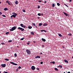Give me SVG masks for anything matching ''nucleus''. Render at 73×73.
<instances>
[{
	"label": "nucleus",
	"mask_w": 73,
	"mask_h": 73,
	"mask_svg": "<svg viewBox=\"0 0 73 73\" xmlns=\"http://www.w3.org/2000/svg\"><path fill=\"white\" fill-rule=\"evenodd\" d=\"M55 6V5H54V3H53L52 5V7H54Z\"/></svg>",
	"instance_id": "obj_21"
},
{
	"label": "nucleus",
	"mask_w": 73,
	"mask_h": 73,
	"mask_svg": "<svg viewBox=\"0 0 73 73\" xmlns=\"http://www.w3.org/2000/svg\"><path fill=\"white\" fill-rule=\"evenodd\" d=\"M24 38H21V40H24Z\"/></svg>",
	"instance_id": "obj_30"
},
{
	"label": "nucleus",
	"mask_w": 73,
	"mask_h": 73,
	"mask_svg": "<svg viewBox=\"0 0 73 73\" xmlns=\"http://www.w3.org/2000/svg\"><path fill=\"white\" fill-rule=\"evenodd\" d=\"M42 40L43 41H46V40L45 39L43 38H42Z\"/></svg>",
	"instance_id": "obj_9"
},
{
	"label": "nucleus",
	"mask_w": 73,
	"mask_h": 73,
	"mask_svg": "<svg viewBox=\"0 0 73 73\" xmlns=\"http://www.w3.org/2000/svg\"><path fill=\"white\" fill-rule=\"evenodd\" d=\"M37 18L38 19H40V17H38Z\"/></svg>",
	"instance_id": "obj_61"
},
{
	"label": "nucleus",
	"mask_w": 73,
	"mask_h": 73,
	"mask_svg": "<svg viewBox=\"0 0 73 73\" xmlns=\"http://www.w3.org/2000/svg\"><path fill=\"white\" fill-rule=\"evenodd\" d=\"M67 7H68V6L66 4H64Z\"/></svg>",
	"instance_id": "obj_34"
},
{
	"label": "nucleus",
	"mask_w": 73,
	"mask_h": 73,
	"mask_svg": "<svg viewBox=\"0 0 73 73\" xmlns=\"http://www.w3.org/2000/svg\"><path fill=\"white\" fill-rule=\"evenodd\" d=\"M13 14H14V15H16V14H17L16 13H15L14 12V13H13Z\"/></svg>",
	"instance_id": "obj_46"
},
{
	"label": "nucleus",
	"mask_w": 73,
	"mask_h": 73,
	"mask_svg": "<svg viewBox=\"0 0 73 73\" xmlns=\"http://www.w3.org/2000/svg\"><path fill=\"white\" fill-rule=\"evenodd\" d=\"M37 70H39V68H37Z\"/></svg>",
	"instance_id": "obj_49"
},
{
	"label": "nucleus",
	"mask_w": 73,
	"mask_h": 73,
	"mask_svg": "<svg viewBox=\"0 0 73 73\" xmlns=\"http://www.w3.org/2000/svg\"><path fill=\"white\" fill-rule=\"evenodd\" d=\"M60 67L61 68H62V66L61 65H60Z\"/></svg>",
	"instance_id": "obj_37"
},
{
	"label": "nucleus",
	"mask_w": 73,
	"mask_h": 73,
	"mask_svg": "<svg viewBox=\"0 0 73 73\" xmlns=\"http://www.w3.org/2000/svg\"><path fill=\"white\" fill-rule=\"evenodd\" d=\"M36 28H37V25L36 26Z\"/></svg>",
	"instance_id": "obj_58"
},
{
	"label": "nucleus",
	"mask_w": 73,
	"mask_h": 73,
	"mask_svg": "<svg viewBox=\"0 0 73 73\" xmlns=\"http://www.w3.org/2000/svg\"><path fill=\"white\" fill-rule=\"evenodd\" d=\"M38 16H41V14L38 13Z\"/></svg>",
	"instance_id": "obj_27"
},
{
	"label": "nucleus",
	"mask_w": 73,
	"mask_h": 73,
	"mask_svg": "<svg viewBox=\"0 0 73 73\" xmlns=\"http://www.w3.org/2000/svg\"><path fill=\"white\" fill-rule=\"evenodd\" d=\"M43 26H47L48 25V24L44 23L43 25Z\"/></svg>",
	"instance_id": "obj_10"
},
{
	"label": "nucleus",
	"mask_w": 73,
	"mask_h": 73,
	"mask_svg": "<svg viewBox=\"0 0 73 73\" xmlns=\"http://www.w3.org/2000/svg\"><path fill=\"white\" fill-rule=\"evenodd\" d=\"M8 8H5L4 9V10L5 11H8Z\"/></svg>",
	"instance_id": "obj_8"
},
{
	"label": "nucleus",
	"mask_w": 73,
	"mask_h": 73,
	"mask_svg": "<svg viewBox=\"0 0 73 73\" xmlns=\"http://www.w3.org/2000/svg\"><path fill=\"white\" fill-rule=\"evenodd\" d=\"M8 4L9 5H10V3H9V2L8 3Z\"/></svg>",
	"instance_id": "obj_55"
},
{
	"label": "nucleus",
	"mask_w": 73,
	"mask_h": 73,
	"mask_svg": "<svg viewBox=\"0 0 73 73\" xmlns=\"http://www.w3.org/2000/svg\"><path fill=\"white\" fill-rule=\"evenodd\" d=\"M55 70H56V71H58V69L56 68H55Z\"/></svg>",
	"instance_id": "obj_19"
},
{
	"label": "nucleus",
	"mask_w": 73,
	"mask_h": 73,
	"mask_svg": "<svg viewBox=\"0 0 73 73\" xmlns=\"http://www.w3.org/2000/svg\"><path fill=\"white\" fill-rule=\"evenodd\" d=\"M19 69H21V67L20 66H19L18 67Z\"/></svg>",
	"instance_id": "obj_36"
},
{
	"label": "nucleus",
	"mask_w": 73,
	"mask_h": 73,
	"mask_svg": "<svg viewBox=\"0 0 73 73\" xmlns=\"http://www.w3.org/2000/svg\"><path fill=\"white\" fill-rule=\"evenodd\" d=\"M64 73H65V72H64Z\"/></svg>",
	"instance_id": "obj_64"
},
{
	"label": "nucleus",
	"mask_w": 73,
	"mask_h": 73,
	"mask_svg": "<svg viewBox=\"0 0 73 73\" xmlns=\"http://www.w3.org/2000/svg\"><path fill=\"white\" fill-rule=\"evenodd\" d=\"M1 44H2V45H4V44H5V43L3 42H2L1 43Z\"/></svg>",
	"instance_id": "obj_31"
},
{
	"label": "nucleus",
	"mask_w": 73,
	"mask_h": 73,
	"mask_svg": "<svg viewBox=\"0 0 73 73\" xmlns=\"http://www.w3.org/2000/svg\"><path fill=\"white\" fill-rule=\"evenodd\" d=\"M52 64H55V62H52Z\"/></svg>",
	"instance_id": "obj_43"
},
{
	"label": "nucleus",
	"mask_w": 73,
	"mask_h": 73,
	"mask_svg": "<svg viewBox=\"0 0 73 73\" xmlns=\"http://www.w3.org/2000/svg\"><path fill=\"white\" fill-rule=\"evenodd\" d=\"M57 5L58 6H59V7H60V4L59 3H57Z\"/></svg>",
	"instance_id": "obj_15"
},
{
	"label": "nucleus",
	"mask_w": 73,
	"mask_h": 73,
	"mask_svg": "<svg viewBox=\"0 0 73 73\" xmlns=\"http://www.w3.org/2000/svg\"><path fill=\"white\" fill-rule=\"evenodd\" d=\"M5 60H6V61H9V59H5Z\"/></svg>",
	"instance_id": "obj_28"
},
{
	"label": "nucleus",
	"mask_w": 73,
	"mask_h": 73,
	"mask_svg": "<svg viewBox=\"0 0 73 73\" xmlns=\"http://www.w3.org/2000/svg\"><path fill=\"white\" fill-rule=\"evenodd\" d=\"M6 3H9V2L8 1H6Z\"/></svg>",
	"instance_id": "obj_47"
},
{
	"label": "nucleus",
	"mask_w": 73,
	"mask_h": 73,
	"mask_svg": "<svg viewBox=\"0 0 73 73\" xmlns=\"http://www.w3.org/2000/svg\"><path fill=\"white\" fill-rule=\"evenodd\" d=\"M5 73H8V72H5Z\"/></svg>",
	"instance_id": "obj_53"
},
{
	"label": "nucleus",
	"mask_w": 73,
	"mask_h": 73,
	"mask_svg": "<svg viewBox=\"0 0 73 73\" xmlns=\"http://www.w3.org/2000/svg\"><path fill=\"white\" fill-rule=\"evenodd\" d=\"M38 2H39V3H41L42 1H41V0L39 1Z\"/></svg>",
	"instance_id": "obj_41"
},
{
	"label": "nucleus",
	"mask_w": 73,
	"mask_h": 73,
	"mask_svg": "<svg viewBox=\"0 0 73 73\" xmlns=\"http://www.w3.org/2000/svg\"><path fill=\"white\" fill-rule=\"evenodd\" d=\"M31 35H34V33L33 32H32L31 33Z\"/></svg>",
	"instance_id": "obj_17"
},
{
	"label": "nucleus",
	"mask_w": 73,
	"mask_h": 73,
	"mask_svg": "<svg viewBox=\"0 0 73 73\" xmlns=\"http://www.w3.org/2000/svg\"><path fill=\"white\" fill-rule=\"evenodd\" d=\"M19 70V69H16V71L17 72Z\"/></svg>",
	"instance_id": "obj_48"
},
{
	"label": "nucleus",
	"mask_w": 73,
	"mask_h": 73,
	"mask_svg": "<svg viewBox=\"0 0 73 73\" xmlns=\"http://www.w3.org/2000/svg\"><path fill=\"white\" fill-rule=\"evenodd\" d=\"M40 58V56H37L35 57V58Z\"/></svg>",
	"instance_id": "obj_7"
},
{
	"label": "nucleus",
	"mask_w": 73,
	"mask_h": 73,
	"mask_svg": "<svg viewBox=\"0 0 73 73\" xmlns=\"http://www.w3.org/2000/svg\"><path fill=\"white\" fill-rule=\"evenodd\" d=\"M69 1H70V2H72V0H69Z\"/></svg>",
	"instance_id": "obj_52"
},
{
	"label": "nucleus",
	"mask_w": 73,
	"mask_h": 73,
	"mask_svg": "<svg viewBox=\"0 0 73 73\" xmlns=\"http://www.w3.org/2000/svg\"><path fill=\"white\" fill-rule=\"evenodd\" d=\"M40 64H43V62H41L40 63Z\"/></svg>",
	"instance_id": "obj_38"
},
{
	"label": "nucleus",
	"mask_w": 73,
	"mask_h": 73,
	"mask_svg": "<svg viewBox=\"0 0 73 73\" xmlns=\"http://www.w3.org/2000/svg\"><path fill=\"white\" fill-rule=\"evenodd\" d=\"M18 29L19 30H21V31H24V29H23L22 28L19 27L18 28Z\"/></svg>",
	"instance_id": "obj_3"
},
{
	"label": "nucleus",
	"mask_w": 73,
	"mask_h": 73,
	"mask_svg": "<svg viewBox=\"0 0 73 73\" xmlns=\"http://www.w3.org/2000/svg\"><path fill=\"white\" fill-rule=\"evenodd\" d=\"M26 52H27V53L28 54H31V51H30V50L27 49L26 50Z\"/></svg>",
	"instance_id": "obj_2"
},
{
	"label": "nucleus",
	"mask_w": 73,
	"mask_h": 73,
	"mask_svg": "<svg viewBox=\"0 0 73 73\" xmlns=\"http://www.w3.org/2000/svg\"><path fill=\"white\" fill-rule=\"evenodd\" d=\"M68 73H70V72H68Z\"/></svg>",
	"instance_id": "obj_57"
},
{
	"label": "nucleus",
	"mask_w": 73,
	"mask_h": 73,
	"mask_svg": "<svg viewBox=\"0 0 73 73\" xmlns=\"http://www.w3.org/2000/svg\"><path fill=\"white\" fill-rule=\"evenodd\" d=\"M43 31H44V32H46V31L45 30H43Z\"/></svg>",
	"instance_id": "obj_45"
},
{
	"label": "nucleus",
	"mask_w": 73,
	"mask_h": 73,
	"mask_svg": "<svg viewBox=\"0 0 73 73\" xmlns=\"http://www.w3.org/2000/svg\"><path fill=\"white\" fill-rule=\"evenodd\" d=\"M40 8V6H38V8L39 9Z\"/></svg>",
	"instance_id": "obj_44"
},
{
	"label": "nucleus",
	"mask_w": 73,
	"mask_h": 73,
	"mask_svg": "<svg viewBox=\"0 0 73 73\" xmlns=\"http://www.w3.org/2000/svg\"><path fill=\"white\" fill-rule=\"evenodd\" d=\"M14 56L15 57H17V54L16 53H15L14 54Z\"/></svg>",
	"instance_id": "obj_29"
},
{
	"label": "nucleus",
	"mask_w": 73,
	"mask_h": 73,
	"mask_svg": "<svg viewBox=\"0 0 73 73\" xmlns=\"http://www.w3.org/2000/svg\"><path fill=\"white\" fill-rule=\"evenodd\" d=\"M64 15H65L66 16H68V14L66 13H64Z\"/></svg>",
	"instance_id": "obj_12"
},
{
	"label": "nucleus",
	"mask_w": 73,
	"mask_h": 73,
	"mask_svg": "<svg viewBox=\"0 0 73 73\" xmlns=\"http://www.w3.org/2000/svg\"><path fill=\"white\" fill-rule=\"evenodd\" d=\"M58 36H59L60 37H62V35L60 34H58Z\"/></svg>",
	"instance_id": "obj_20"
},
{
	"label": "nucleus",
	"mask_w": 73,
	"mask_h": 73,
	"mask_svg": "<svg viewBox=\"0 0 73 73\" xmlns=\"http://www.w3.org/2000/svg\"><path fill=\"white\" fill-rule=\"evenodd\" d=\"M9 32H7L5 34H9Z\"/></svg>",
	"instance_id": "obj_33"
},
{
	"label": "nucleus",
	"mask_w": 73,
	"mask_h": 73,
	"mask_svg": "<svg viewBox=\"0 0 73 73\" xmlns=\"http://www.w3.org/2000/svg\"><path fill=\"white\" fill-rule=\"evenodd\" d=\"M11 18H12V17H13V15H11Z\"/></svg>",
	"instance_id": "obj_50"
},
{
	"label": "nucleus",
	"mask_w": 73,
	"mask_h": 73,
	"mask_svg": "<svg viewBox=\"0 0 73 73\" xmlns=\"http://www.w3.org/2000/svg\"><path fill=\"white\" fill-rule=\"evenodd\" d=\"M1 66H2L3 68H5V67L6 66V64H1Z\"/></svg>",
	"instance_id": "obj_5"
},
{
	"label": "nucleus",
	"mask_w": 73,
	"mask_h": 73,
	"mask_svg": "<svg viewBox=\"0 0 73 73\" xmlns=\"http://www.w3.org/2000/svg\"><path fill=\"white\" fill-rule=\"evenodd\" d=\"M41 15H43V14L41 13Z\"/></svg>",
	"instance_id": "obj_59"
},
{
	"label": "nucleus",
	"mask_w": 73,
	"mask_h": 73,
	"mask_svg": "<svg viewBox=\"0 0 73 73\" xmlns=\"http://www.w3.org/2000/svg\"><path fill=\"white\" fill-rule=\"evenodd\" d=\"M34 43H35V42H35V41H34Z\"/></svg>",
	"instance_id": "obj_60"
},
{
	"label": "nucleus",
	"mask_w": 73,
	"mask_h": 73,
	"mask_svg": "<svg viewBox=\"0 0 73 73\" xmlns=\"http://www.w3.org/2000/svg\"><path fill=\"white\" fill-rule=\"evenodd\" d=\"M23 28H26V26L24 25H23V27H22Z\"/></svg>",
	"instance_id": "obj_22"
},
{
	"label": "nucleus",
	"mask_w": 73,
	"mask_h": 73,
	"mask_svg": "<svg viewBox=\"0 0 73 73\" xmlns=\"http://www.w3.org/2000/svg\"><path fill=\"white\" fill-rule=\"evenodd\" d=\"M31 69L33 70H35L36 69V67L34 66H31Z\"/></svg>",
	"instance_id": "obj_4"
},
{
	"label": "nucleus",
	"mask_w": 73,
	"mask_h": 73,
	"mask_svg": "<svg viewBox=\"0 0 73 73\" xmlns=\"http://www.w3.org/2000/svg\"><path fill=\"white\" fill-rule=\"evenodd\" d=\"M32 25H33V26H36V24H35V23H33Z\"/></svg>",
	"instance_id": "obj_25"
},
{
	"label": "nucleus",
	"mask_w": 73,
	"mask_h": 73,
	"mask_svg": "<svg viewBox=\"0 0 73 73\" xmlns=\"http://www.w3.org/2000/svg\"><path fill=\"white\" fill-rule=\"evenodd\" d=\"M2 16L3 17H6V16L5 15H3Z\"/></svg>",
	"instance_id": "obj_26"
},
{
	"label": "nucleus",
	"mask_w": 73,
	"mask_h": 73,
	"mask_svg": "<svg viewBox=\"0 0 73 73\" xmlns=\"http://www.w3.org/2000/svg\"><path fill=\"white\" fill-rule=\"evenodd\" d=\"M17 14H15V15H13V16L14 18H15L17 16Z\"/></svg>",
	"instance_id": "obj_6"
},
{
	"label": "nucleus",
	"mask_w": 73,
	"mask_h": 73,
	"mask_svg": "<svg viewBox=\"0 0 73 73\" xmlns=\"http://www.w3.org/2000/svg\"><path fill=\"white\" fill-rule=\"evenodd\" d=\"M23 12H25V10L24 9H23Z\"/></svg>",
	"instance_id": "obj_35"
},
{
	"label": "nucleus",
	"mask_w": 73,
	"mask_h": 73,
	"mask_svg": "<svg viewBox=\"0 0 73 73\" xmlns=\"http://www.w3.org/2000/svg\"><path fill=\"white\" fill-rule=\"evenodd\" d=\"M23 24H20V26H21V27H23Z\"/></svg>",
	"instance_id": "obj_18"
},
{
	"label": "nucleus",
	"mask_w": 73,
	"mask_h": 73,
	"mask_svg": "<svg viewBox=\"0 0 73 73\" xmlns=\"http://www.w3.org/2000/svg\"><path fill=\"white\" fill-rule=\"evenodd\" d=\"M42 54V52L40 53V54Z\"/></svg>",
	"instance_id": "obj_56"
},
{
	"label": "nucleus",
	"mask_w": 73,
	"mask_h": 73,
	"mask_svg": "<svg viewBox=\"0 0 73 73\" xmlns=\"http://www.w3.org/2000/svg\"><path fill=\"white\" fill-rule=\"evenodd\" d=\"M13 65H17V64L15 63H14V64H13Z\"/></svg>",
	"instance_id": "obj_32"
},
{
	"label": "nucleus",
	"mask_w": 73,
	"mask_h": 73,
	"mask_svg": "<svg viewBox=\"0 0 73 73\" xmlns=\"http://www.w3.org/2000/svg\"><path fill=\"white\" fill-rule=\"evenodd\" d=\"M10 64H13H13H15V63L13 62H10Z\"/></svg>",
	"instance_id": "obj_24"
},
{
	"label": "nucleus",
	"mask_w": 73,
	"mask_h": 73,
	"mask_svg": "<svg viewBox=\"0 0 73 73\" xmlns=\"http://www.w3.org/2000/svg\"><path fill=\"white\" fill-rule=\"evenodd\" d=\"M28 28H29V29H32V26H29L28 27Z\"/></svg>",
	"instance_id": "obj_11"
},
{
	"label": "nucleus",
	"mask_w": 73,
	"mask_h": 73,
	"mask_svg": "<svg viewBox=\"0 0 73 73\" xmlns=\"http://www.w3.org/2000/svg\"><path fill=\"white\" fill-rule=\"evenodd\" d=\"M38 25H39V26H41V25H42V24L41 23H39L38 24Z\"/></svg>",
	"instance_id": "obj_14"
},
{
	"label": "nucleus",
	"mask_w": 73,
	"mask_h": 73,
	"mask_svg": "<svg viewBox=\"0 0 73 73\" xmlns=\"http://www.w3.org/2000/svg\"><path fill=\"white\" fill-rule=\"evenodd\" d=\"M72 58H73V56L72 57Z\"/></svg>",
	"instance_id": "obj_63"
},
{
	"label": "nucleus",
	"mask_w": 73,
	"mask_h": 73,
	"mask_svg": "<svg viewBox=\"0 0 73 73\" xmlns=\"http://www.w3.org/2000/svg\"><path fill=\"white\" fill-rule=\"evenodd\" d=\"M68 36H72V34H68Z\"/></svg>",
	"instance_id": "obj_40"
},
{
	"label": "nucleus",
	"mask_w": 73,
	"mask_h": 73,
	"mask_svg": "<svg viewBox=\"0 0 73 73\" xmlns=\"http://www.w3.org/2000/svg\"><path fill=\"white\" fill-rule=\"evenodd\" d=\"M46 2H47V1H44V3H45V4H46Z\"/></svg>",
	"instance_id": "obj_42"
},
{
	"label": "nucleus",
	"mask_w": 73,
	"mask_h": 73,
	"mask_svg": "<svg viewBox=\"0 0 73 73\" xmlns=\"http://www.w3.org/2000/svg\"><path fill=\"white\" fill-rule=\"evenodd\" d=\"M12 41V40H9L8 41V42H11Z\"/></svg>",
	"instance_id": "obj_23"
},
{
	"label": "nucleus",
	"mask_w": 73,
	"mask_h": 73,
	"mask_svg": "<svg viewBox=\"0 0 73 73\" xmlns=\"http://www.w3.org/2000/svg\"><path fill=\"white\" fill-rule=\"evenodd\" d=\"M64 62H66V63H68V61L66 60H64Z\"/></svg>",
	"instance_id": "obj_13"
},
{
	"label": "nucleus",
	"mask_w": 73,
	"mask_h": 73,
	"mask_svg": "<svg viewBox=\"0 0 73 73\" xmlns=\"http://www.w3.org/2000/svg\"><path fill=\"white\" fill-rule=\"evenodd\" d=\"M27 45H29V43H27Z\"/></svg>",
	"instance_id": "obj_54"
},
{
	"label": "nucleus",
	"mask_w": 73,
	"mask_h": 73,
	"mask_svg": "<svg viewBox=\"0 0 73 73\" xmlns=\"http://www.w3.org/2000/svg\"><path fill=\"white\" fill-rule=\"evenodd\" d=\"M3 14V13L2 12H0V15H2Z\"/></svg>",
	"instance_id": "obj_39"
},
{
	"label": "nucleus",
	"mask_w": 73,
	"mask_h": 73,
	"mask_svg": "<svg viewBox=\"0 0 73 73\" xmlns=\"http://www.w3.org/2000/svg\"><path fill=\"white\" fill-rule=\"evenodd\" d=\"M15 3L16 4H18V1H16L15 2Z\"/></svg>",
	"instance_id": "obj_16"
},
{
	"label": "nucleus",
	"mask_w": 73,
	"mask_h": 73,
	"mask_svg": "<svg viewBox=\"0 0 73 73\" xmlns=\"http://www.w3.org/2000/svg\"><path fill=\"white\" fill-rule=\"evenodd\" d=\"M16 29V26H14L11 28V29H10V31H13L14 30H15Z\"/></svg>",
	"instance_id": "obj_1"
},
{
	"label": "nucleus",
	"mask_w": 73,
	"mask_h": 73,
	"mask_svg": "<svg viewBox=\"0 0 73 73\" xmlns=\"http://www.w3.org/2000/svg\"><path fill=\"white\" fill-rule=\"evenodd\" d=\"M41 32H43V30H41Z\"/></svg>",
	"instance_id": "obj_51"
},
{
	"label": "nucleus",
	"mask_w": 73,
	"mask_h": 73,
	"mask_svg": "<svg viewBox=\"0 0 73 73\" xmlns=\"http://www.w3.org/2000/svg\"><path fill=\"white\" fill-rule=\"evenodd\" d=\"M58 67H60V65H59V66H58Z\"/></svg>",
	"instance_id": "obj_62"
}]
</instances>
